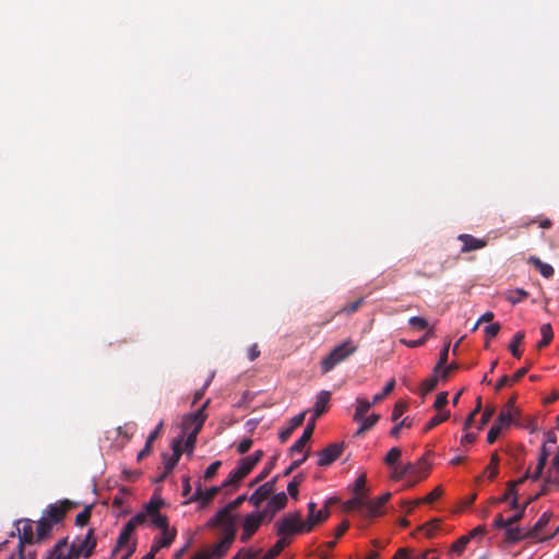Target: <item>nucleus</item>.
<instances>
[{
    "instance_id": "nucleus-4",
    "label": "nucleus",
    "mask_w": 559,
    "mask_h": 559,
    "mask_svg": "<svg viewBox=\"0 0 559 559\" xmlns=\"http://www.w3.org/2000/svg\"><path fill=\"white\" fill-rule=\"evenodd\" d=\"M277 535L288 538L290 535L307 533L305 521L299 513H292L282 519L277 524Z\"/></svg>"
},
{
    "instance_id": "nucleus-15",
    "label": "nucleus",
    "mask_w": 559,
    "mask_h": 559,
    "mask_svg": "<svg viewBox=\"0 0 559 559\" xmlns=\"http://www.w3.org/2000/svg\"><path fill=\"white\" fill-rule=\"evenodd\" d=\"M132 533L133 531H129L128 526L124 525L119 535L116 551H124L121 559H128L135 550V544L130 540Z\"/></svg>"
},
{
    "instance_id": "nucleus-61",
    "label": "nucleus",
    "mask_w": 559,
    "mask_h": 559,
    "mask_svg": "<svg viewBox=\"0 0 559 559\" xmlns=\"http://www.w3.org/2000/svg\"><path fill=\"white\" fill-rule=\"evenodd\" d=\"M90 516H91L90 509L86 508L85 510H83L82 512H80L76 515V518H75L76 525L84 526L88 522Z\"/></svg>"
},
{
    "instance_id": "nucleus-50",
    "label": "nucleus",
    "mask_w": 559,
    "mask_h": 559,
    "mask_svg": "<svg viewBox=\"0 0 559 559\" xmlns=\"http://www.w3.org/2000/svg\"><path fill=\"white\" fill-rule=\"evenodd\" d=\"M548 523V516L544 513L540 519L536 522V524L528 531V536L531 538H537L538 532Z\"/></svg>"
},
{
    "instance_id": "nucleus-14",
    "label": "nucleus",
    "mask_w": 559,
    "mask_h": 559,
    "mask_svg": "<svg viewBox=\"0 0 559 559\" xmlns=\"http://www.w3.org/2000/svg\"><path fill=\"white\" fill-rule=\"evenodd\" d=\"M390 497H391L390 492H385L382 496H380V497H378L376 499H372V500H369L366 497V499H365L364 515L365 516H369V518H373V516L380 515L382 513L383 504L386 501H389Z\"/></svg>"
},
{
    "instance_id": "nucleus-18",
    "label": "nucleus",
    "mask_w": 559,
    "mask_h": 559,
    "mask_svg": "<svg viewBox=\"0 0 559 559\" xmlns=\"http://www.w3.org/2000/svg\"><path fill=\"white\" fill-rule=\"evenodd\" d=\"M34 522L22 520L17 523V532L21 543L32 544L36 542V532Z\"/></svg>"
},
{
    "instance_id": "nucleus-51",
    "label": "nucleus",
    "mask_w": 559,
    "mask_h": 559,
    "mask_svg": "<svg viewBox=\"0 0 559 559\" xmlns=\"http://www.w3.org/2000/svg\"><path fill=\"white\" fill-rule=\"evenodd\" d=\"M395 386V380L394 379H391L386 384L385 386L383 388V391L379 394H376L372 399V403L373 404H377L379 403L380 401H382L386 395H389Z\"/></svg>"
},
{
    "instance_id": "nucleus-1",
    "label": "nucleus",
    "mask_w": 559,
    "mask_h": 559,
    "mask_svg": "<svg viewBox=\"0 0 559 559\" xmlns=\"http://www.w3.org/2000/svg\"><path fill=\"white\" fill-rule=\"evenodd\" d=\"M206 527L216 528L223 537H236L237 515L230 511V507H224L218 510L206 523Z\"/></svg>"
},
{
    "instance_id": "nucleus-28",
    "label": "nucleus",
    "mask_w": 559,
    "mask_h": 559,
    "mask_svg": "<svg viewBox=\"0 0 559 559\" xmlns=\"http://www.w3.org/2000/svg\"><path fill=\"white\" fill-rule=\"evenodd\" d=\"M193 420L195 421V428H193L189 432H183L185 435H187V438H186V441H185V445H186V448H187V450L189 451L190 454L193 451V448H194V444H195V441H197V436H198V433L202 429V418L201 419H197V420L193 419Z\"/></svg>"
},
{
    "instance_id": "nucleus-56",
    "label": "nucleus",
    "mask_w": 559,
    "mask_h": 559,
    "mask_svg": "<svg viewBox=\"0 0 559 559\" xmlns=\"http://www.w3.org/2000/svg\"><path fill=\"white\" fill-rule=\"evenodd\" d=\"M408 324L416 330H425L428 328V321L423 317H412Z\"/></svg>"
},
{
    "instance_id": "nucleus-5",
    "label": "nucleus",
    "mask_w": 559,
    "mask_h": 559,
    "mask_svg": "<svg viewBox=\"0 0 559 559\" xmlns=\"http://www.w3.org/2000/svg\"><path fill=\"white\" fill-rule=\"evenodd\" d=\"M546 461L547 454L543 452V454L539 457L536 472L533 475L525 474L516 480L509 481L504 495L500 498H492L491 503L508 502L512 495H515V488L522 485L525 481V479L532 478L533 480H536L542 475V471L546 464Z\"/></svg>"
},
{
    "instance_id": "nucleus-39",
    "label": "nucleus",
    "mask_w": 559,
    "mask_h": 559,
    "mask_svg": "<svg viewBox=\"0 0 559 559\" xmlns=\"http://www.w3.org/2000/svg\"><path fill=\"white\" fill-rule=\"evenodd\" d=\"M331 400V393L329 391H321L316 399L314 407L319 412H326Z\"/></svg>"
},
{
    "instance_id": "nucleus-8",
    "label": "nucleus",
    "mask_w": 559,
    "mask_h": 559,
    "mask_svg": "<svg viewBox=\"0 0 559 559\" xmlns=\"http://www.w3.org/2000/svg\"><path fill=\"white\" fill-rule=\"evenodd\" d=\"M163 506V500L159 497H152L151 500L146 503L145 510L147 513V518L151 519V522L154 526L162 530L168 526V520L165 515L160 514L159 509Z\"/></svg>"
},
{
    "instance_id": "nucleus-46",
    "label": "nucleus",
    "mask_w": 559,
    "mask_h": 559,
    "mask_svg": "<svg viewBox=\"0 0 559 559\" xmlns=\"http://www.w3.org/2000/svg\"><path fill=\"white\" fill-rule=\"evenodd\" d=\"M402 456V450L400 448H392L386 456L384 457V463L389 466V467H394L395 465H397V462L399 460L401 459Z\"/></svg>"
},
{
    "instance_id": "nucleus-16",
    "label": "nucleus",
    "mask_w": 559,
    "mask_h": 559,
    "mask_svg": "<svg viewBox=\"0 0 559 559\" xmlns=\"http://www.w3.org/2000/svg\"><path fill=\"white\" fill-rule=\"evenodd\" d=\"M234 540L235 539L230 537H222L218 542L214 543L213 545L204 549L206 550L211 559H221L228 552Z\"/></svg>"
},
{
    "instance_id": "nucleus-20",
    "label": "nucleus",
    "mask_w": 559,
    "mask_h": 559,
    "mask_svg": "<svg viewBox=\"0 0 559 559\" xmlns=\"http://www.w3.org/2000/svg\"><path fill=\"white\" fill-rule=\"evenodd\" d=\"M314 430V424L313 420H309L307 424V427L305 428L301 437L292 445L290 448V454H300L306 447L307 442L310 440L312 433Z\"/></svg>"
},
{
    "instance_id": "nucleus-30",
    "label": "nucleus",
    "mask_w": 559,
    "mask_h": 559,
    "mask_svg": "<svg viewBox=\"0 0 559 559\" xmlns=\"http://www.w3.org/2000/svg\"><path fill=\"white\" fill-rule=\"evenodd\" d=\"M287 503V496L285 492H278L276 495H274L269 503H267V508L266 510L267 511H271V512H276L281 509H283Z\"/></svg>"
},
{
    "instance_id": "nucleus-64",
    "label": "nucleus",
    "mask_w": 559,
    "mask_h": 559,
    "mask_svg": "<svg viewBox=\"0 0 559 559\" xmlns=\"http://www.w3.org/2000/svg\"><path fill=\"white\" fill-rule=\"evenodd\" d=\"M252 445V440L250 438H245L242 439L238 445H237V451L240 453V454H243L246 452H248L250 450Z\"/></svg>"
},
{
    "instance_id": "nucleus-54",
    "label": "nucleus",
    "mask_w": 559,
    "mask_h": 559,
    "mask_svg": "<svg viewBox=\"0 0 559 559\" xmlns=\"http://www.w3.org/2000/svg\"><path fill=\"white\" fill-rule=\"evenodd\" d=\"M301 476H295L294 479L287 485V491L293 499L298 497V487L301 484Z\"/></svg>"
},
{
    "instance_id": "nucleus-13",
    "label": "nucleus",
    "mask_w": 559,
    "mask_h": 559,
    "mask_svg": "<svg viewBox=\"0 0 559 559\" xmlns=\"http://www.w3.org/2000/svg\"><path fill=\"white\" fill-rule=\"evenodd\" d=\"M516 415H518V409L514 405V401L510 400L507 402V404L500 411V414L498 416V420L496 424L499 427H501L502 429H507L513 424Z\"/></svg>"
},
{
    "instance_id": "nucleus-32",
    "label": "nucleus",
    "mask_w": 559,
    "mask_h": 559,
    "mask_svg": "<svg viewBox=\"0 0 559 559\" xmlns=\"http://www.w3.org/2000/svg\"><path fill=\"white\" fill-rule=\"evenodd\" d=\"M373 405L372 402H369L365 399L358 397L356 400V409L354 414V420H362V417L366 416L370 407Z\"/></svg>"
},
{
    "instance_id": "nucleus-27",
    "label": "nucleus",
    "mask_w": 559,
    "mask_h": 559,
    "mask_svg": "<svg viewBox=\"0 0 559 559\" xmlns=\"http://www.w3.org/2000/svg\"><path fill=\"white\" fill-rule=\"evenodd\" d=\"M305 416L306 412H302L290 419L289 427L280 433L282 442H285L292 432L304 423Z\"/></svg>"
},
{
    "instance_id": "nucleus-57",
    "label": "nucleus",
    "mask_w": 559,
    "mask_h": 559,
    "mask_svg": "<svg viewBox=\"0 0 559 559\" xmlns=\"http://www.w3.org/2000/svg\"><path fill=\"white\" fill-rule=\"evenodd\" d=\"M442 493H443L442 488L441 487H437L431 492H429L426 497L420 499L421 503H432L438 498H440Z\"/></svg>"
},
{
    "instance_id": "nucleus-2",
    "label": "nucleus",
    "mask_w": 559,
    "mask_h": 559,
    "mask_svg": "<svg viewBox=\"0 0 559 559\" xmlns=\"http://www.w3.org/2000/svg\"><path fill=\"white\" fill-rule=\"evenodd\" d=\"M263 452L261 450L255 451L253 454L241 459L237 465L228 475V477L222 483V487H237L238 484L253 469L258 462L262 459Z\"/></svg>"
},
{
    "instance_id": "nucleus-21",
    "label": "nucleus",
    "mask_w": 559,
    "mask_h": 559,
    "mask_svg": "<svg viewBox=\"0 0 559 559\" xmlns=\"http://www.w3.org/2000/svg\"><path fill=\"white\" fill-rule=\"evenodd\" d=\"M207 404H209V401H206L202 405V407L200 409H198L195 413L185 416V418L182 420V431L183 432H189L193 428H195V421L193 419L197 420V419L202 418V426L204 425V421L206 419V415H205L204 411H205V407L207 406Z\"/></svg>"
},
{
    "instance_id": "nucleus-49",
    "label": "nucleus",
    "mask_w": 559,
    "mask_h": 559,
    "mask_svg": "<svg viewBox=\"0 0 559 559\" xmlns=\"http://www.w3.org/2000/svg\"><path fill=\"white\" fill-rule=\"evenodd\" d=\"M411 465H403V466H399V465H395L394 467H390L392 469V479L394 480H401L403 478H407V471L411 469Z\"/></svg>"
},
{
    "instance_id": "nucleus-35",
    "label": "nucleus",
    "mask_w": 559,
    "mask_h": 559,
    "mask_svg": "<svg viewBox=\"0 0 559 559\" xmlns=\"http://www.w3.org/2000/svg\"><path fill=\"white\" fill-rule=\"evenodd\" d=\"M524 337H525V332L519 331L515 333L511 343L509 344V349L515 358H521V356H522V352L520 350V344L523 342Z\"/></svg>"
},
{
    "instance_id": "nucleus-47",
    "label": "nucleus",
    "mask_w": 559,
    "mask_h": 559,
    "mask_svg": "<svg viewBox=\"0 0 559 559\" xmlns=\"http://www.w3.org/2000/svg\"><path fill=\"white\" fill-rule=\"evenodd\" d=\"M147 513H146V510H144V512H140L138 514H135L134 516H132L128 523L126 524V526H128V530L129 531H134L138 526L142 525L145 523L146 519H147Z\"/></svg>"
},
{
    "instance_id": "nucleus-33",
    "label": "nucleus",
    "mask_w": 559,
    "mask_h": 559,
    "mask_svg": "<svg viewBox=\"0 0 559 559\" xmlns=\"http://www.w3.org/2000/svg\"><path fill=\"white\" fill-rule=\"evenodd\" d=\"M506 535L509 542H518L524 538H531L528 536V531L524 533L520 527L513 525L506 527Z\"/></svg>"
},
{
    "instance_id": "nucleus-3",
    "label": "nucleus",
    "mask_w": 559,
    "mask_h": 559,
    "mask_svg": "<svg viewBox=\"0 0 559 559\" xmlns=\"http://www.w3.org/2000/svg\"><path fill=\"white\" fill-rule=\"evenodd\" d=\"M357 350V345L347 340L334 347L331 353L321 360V370L323 373L331 371L335 366L347 359Z\"/></svg>"
},
{
    "instance_id": "nucleus-36",
    "label": "nucleus",
    "mask_w": 559,
    "mask_h": 559,
    "mask_svg": "<svg viewBox=\"0 0 559 559\" xmlns=\"http://www.w3.org/2000/svg\"><path fill=\"white\" fill-rule=\"evenodd\" d=\"M450 418V412H438L424 427L427 432Z\"/></svg>"
},
{
    "instance_id": "nucleus-7",
    "label": "nucleus",
    "mask_w": 559,
    "mask_h": 559,
    "mask_svg": "<svg viewBox=\"0 0 559 559\" xmlns=\"http://www.w3.org/2000/svg\"><path fill=\"white\" fill-rule=\"evenodd\" d=\"M264 519V512H253L243 516L240 540L247 543L251 536L260 528Z\"/></svg>"
},
{
    "instance_id": "nucleus-38",
    "label": "nucleus",
    "mask_w": 559,
    "mask_h": 559,
    "mask_svg": "<svg viewBox=\"0 0 559 559\" xmlns=\"http://www.w3.org/2000/svg\"><path fill=\"white\" fill-rule=\"evenodd\" d=\"M439 381H441V379L433 371L429 378L423 381L420 385V393L423 395H426L429 392L433 391Z\"/></svg>"
},
{
    "instance_id": "nucleus-63",
    "label": "nucleus",
    "mask_w": 559,
    "mask_h": 559,
    "mask_svg": "<svg viewBox=\"0 0 559 559\" xmlns=\"http://www.w3.org/2000/svg\"><path fill=\"white\" fill-rule=\"evenodd\" d=\"M405 408L406 406L403 402H397L393 408L392 420L396 421L404 414Z\"/></svg>"
},
{
    "instance_id": "nucleus-45",
    "label": "nucleus",
    "mask_w": 559,
    "mask_h": 559,
    "mask_svg": "<svg viewBox=\"0 0 559 559\" xmlns=\"http://www.w3.org/2000/svg\"><path fill=\"white\" fill-rule=\"evenodd\" d=\"M531 262L538 269L544 277L549 278L554 275V267L550 264L544 263L538 258H531Z\"/></svg>"
},
{
    "instance_id": "nucleus-29",
    "label": "nucleus",
    "mask_w": 559,
    "mask_h": 559,
    "mask_svg": "<svg viewBox=\"0 0 559 559\" xmlns=\"http://www.w3.org/2000/svg\"><path fill=\"white\" fill-rule=\"evenodd\" d=\"M231 559H264L262 549L249 547L241 548Z\"/></svg>"
},
{
    "instance_id": "nucleus-9",
    "label": "nucleus",
    "mask_w": 559,
    "mask_h": 559,
    "mask_svg": "<svg viewBox=\"0 0 559 559\" xmlns=\"http://www.w3.org/2000/svg\"><path fill=\"white\" fill-rule=\"evenodd\" d=\"M329 503L330 502L326 501L324 507L319 510H317V504L314 502L308 503V516L305 521L307 526L306 530L309 532L312 531L316 525L324 522L330 516Z\"/></svg>"
},
{
    "instance_id": "nucleus-19",
    "label": "nucleus",
    "mask_w": 559,
    "mask_h": 559,
    "mask_svg": "<svg viewBox=\"0 0 559 559\" xmlns=\"http://www.w3.org/2000/svg\"><path fill=\"white\" fill-rule=\"evenodd\" d=\"M160 531H162L160 537L155 538L154 543L152 545L153 552H158L162 548L169 547L171 545V543L174 542L176 534H177L176 530L170 528L169 525L166 526L165 528H162Z\"/></svg>"
},
{
    "instance_id": "nucleus-34",
    "label": "nucleus",
    "mask_w": 559,
    "mask_h": 559,
    "mask_svg": "<svg viewBox=\"0 0 559 559\" xmlns=\"http://www.w3.org/2000/svg\"><path fill=\"white\" fill-rule=\"evenodd\" d=\"M52 525L53 524H51V522H49L48 520L43 519L41 521H39L35 525L36 542H39L47 537L51 532Z\"/></svg>"
},
{
    "instance_id": "nucleus-26",
    "label": "nucleus",
    "mask_w": 559,
    "mask_h": 559,
    "mask_svg": "<svg viewBox=\"0 0 559 559\" xmlns=\"http://www.w3.org/2000/svg\"><path fill=\"white\" fill-rule=\"evenodd\" d=\"M181 442L182 439L173 442V454L168 460L165 461L166 472H170L179 462L181 456Z\"/></svg>"
},
{
    "instance_id": "nucleus-48",
    "label": "nucleus",
    "mask_w": 559,
    "mask_h": 559,
    "mask_svg": "<svg viewBox=\"0 0 559 559\" xmlns=\"http://www.w3.org/2000/svg\"><path fill=\"white\" fill-rule=\"evenodd\" d=\"M501 330V325L499 323H491L489 325H487L485 328V337H486V344H485V347L487 348L489 345H488V342L490 340H492L493 337H496L498 335V333L500 332Z\"/></svg>"
},
{
    "instance_id": "nucleus-53",
    "label": "nucleus",
    "mask_w": 559,
    "mask_h": 559,
    "mask_svg": "<svg viewBox=\"0 0 559 559\" xmlns=\"http://www.w3.org/2000/svg\"><path fill=\"white\" fill-rule=\"evenodd\" d=\"M448 392H440L438 393L436 401L433 403V408L437 412H445L443 408L448 404Z\"/></svg>"
},
{
    "instance_id": "nucleus-62",
    "label": "nucleus",
    "mask_w": 559,
    "mask_h": 559,
    "mask_svg": "<svg viewBox=\"0 0 559 559\" xmlns=\"http://www.w3.org/2000/svg\"><path fill=\"white\" fill-rule=\"evenodd\" d=\"M412 426V423L408 420V418H404L399 425L394 426L391 431H390V435L394 438L399 437L400 435V431L401 429H403V427H411Z\"/></svg>"
},
{
    "instance_id": "nucleus-43",
    "label": "nucleus",
    "mask_w": 559,
    "mask_h": 559,
    "mask_svg": "<svg viewBox=\"0 0 559 559\" xmlns=\"http://www.w3.org/2000/svg\"><path fill=\"white\" fill-rule=\"evenodd\" d=\"M378 420H379V415H377V414H371L368 417L364 416L362 420H356L357 423L360 424V427H359L357 433L360 435V433H364L365 431L371 429L377 424Z\"/></svg>"
},
{
    "instance_id": "nucleus-59",
    "label": "nucleus",
    "mask_w": 559,
    "mask_h": 559,
    "mask_svg": "<svg viewBox=\"0 0 559 559\" xmlns=\"http://www.w3.org/2000/svg\"><path fill=\"white\" fill-rule=\"evenodd\" d=\"M221 465H222L221 461H215V462H213V463H212V464H211V465L205 469L204 478H205L206 480L212 479V478L216 475V473H217V471H218V468H219V466H221Z\"/></svg>"
},
{
    "instance_id": "nucleus-23",
    "label": "nucleus",
    "mask_w": 559,
    "mask_h": 559,
    "mask_svg": "<svg viewBox=\"0 0 559 559\" xmlns=\"http://www.w3.org/2000/svg\"><path fill=\"white\" fill-rule=\"evenodd\" d=\"M459 239L463 242V247H462L463 252L481 249L486 246L485 240L475 238L471 235H461L459 237Z\"/></svg>"
},
{
    "instance_id": "nucleus-31",
    "label": "nucleus",
    "mask_w": 559,
    "mask_h": 559,
    "mask_svg": "<svg viewBox=\"0 0 559 559\" xmlns=\"http://www.w3.org/2000/svg\"><path fill=\"white\" fill-rule=\"evenodd\" d=\"M289 543V538L280 536L275 545L263 555L264 559H274Z\"/></svg>"
},
{
    "instance_id": "nucleus-22",
    "label": "nucleus",
    "mask_w": 559,
    "mask_h": 559,
    "mask_svg": "<svg viewBox=\"0 0 559 559\" xmlns=\"http://www.w3.org/2000/svg\"><path fill=\"white\" fill-rule=\"evenodd\" d=\"M75 558L72 554L70 545L66 539L60 540L50 551L47 559H72Z\"/></svg>"
},
{
    "instance_id": "nucleus-42",
    "label": "nucleus",
    "mask_w": 559,
    "mask_h": 559,
    "mask_svg": "<svg viewBox=\"0 0 559 559\" xmlns=\"http://www.w3.org/2000/svg\"><path fill=\"white\" fill-rule=\"evenodd\" d=\"M457 369L455 364L450 365H436L433 368L435 373L441 379V381H445L450 373Z\"/></svg>"
},
{
    "instance_id": "nucleus-6",
    "label": "nucleus",
    "mask_w": 559,
    "mask_h": 559,
    "mask_svg": "<svg viewBox=\"0 0 559 559\" xmlns=\"http://www.w3.org/2000/svg\"><path fill=\"white\" fill-rule=\"evenodd\" d=\"M96 546V539L93 532H87L84 536L76 537L70 545L72 554L75 558L83 556L88 557Z\"/></svg>"
},
{
    "instance_id": "nucleus-24",
    "label": "nucleus",
    "mask_w": 559,
    "mask_h": 559,
    "mask_svg": "<svg viewBox=\"0 0 559 559\" xmlns=\"http://www.w3.org/2000/svg\"><path fill=\"white\" fill-rule=\"evenodd\" d=\"M219 489L221 487H211L205 490L198 488L194 493V498L201 502V507H205L218 493Z\"/></svg>"
},
{
    "instance_id": "nucleus-17",
    "label": "nucleus",
    "mask_w": 559,
    "mask_h": 559,
    "mask_svg": "<svg viewBox=\"0 0 559 559\" xmlns=\"http://www.w3.org/2000/svg\"><path fill=\"white\" fill-rule=\"evenodd\" d=\"M276 478L261 485L249 498L250 503L259 507L273 491Z\"/></svg>"
},
{
    "instance_id": "nucleus-58",
    "label": "nucleus",
    "mask_w": 559,
    "mask_h": 559,
    "mask_svg": "<svg viewBox=\"0 0 559 559\" xmlns=\"http://www.w3.org/2000/svg\"><path fill=\"white\" fill-rule=\"evenodd\" d=\"M480 408H481V399L478 397L475 409L468 415V417L466 418V420L464 423L465 430H467L473 425L474 418H475L476 414L480 411Z\"/></svg>"
},
{
    "instance_id": "nucleus-40",
    "label": "nucleus",
    "mask_w": 559,
    "mask_h": 559,
    "mask_svg": "<svg viewBox=\"0 0 559 559\" xmlns=\"http://www.w3.org/2000/svg\"><path fill=\"white\" fill-rule=\"evenodd\" d=\"M540 334H542V340L537 343L538 348H543L551 342V340L554 337L551 325L549 323L543 324L540 326Z\"/></svg>"
},
{
    "instance_id": "nucleus-10",
    "label": "nucleus",
    "mask_w": 559,
    "mask_h": 559,
    "mask_svg": "<svg viewBox=\"0 0 559 559\" xmlns=\"http://www.w3.org/2000/svg\"><path fill=\"white\" fill-rule=\"evenodd\" d=\"M559 489V469L557 467H549L543 476V485L540 492L530 498L527 502L535 500L539 495H547Z\"/></svg>"
},
{
    "instance_id": "nucleus-52",
    "label": "nucleus",
    "mask_w": 559,
    "mask_h": 559,
    "mask_svg": "<svg viewBox=\"0 0 559 559\" xmlns=\"http://www.w3.org/2000/svg\"><path fill=\"white\" fill-rule=\"evenodd\" d=\"M275 459H273L269 464L264 466V468L260 472V474L250 483V487H253L254 485L262 481L264 478L267 477V475L271 473V471L274 467Z\"/></svg>"
},
{
    "instance_id": "nucleus-44",
    "label": "nucleus",
    "mask_w": 559,
    "mask_h": 559,
    "mask_svg": "<svg viewBox=\"0 0 559 559\" xmlns=\"http://www.w3.org/2000/svg\"><path fill=\"white\" fill-rule=\"evenodd\" d=\"M471 542V535L460 537L455 543L452 544L450 554L460 556L463 554L467 544Z\"/></svg>"
},
{
    "instance_id": "nucleus-41",
    "label": "nucleus",
    "mask_w": 559,
    "mask_h": 559,
    "mask_svg": "<svg viewBox=\"0 0 559 559\" xmlns=\"http://www.w3.org/2000/svg\"><path fill=\"white\" fill-rule=\"evenodd\" d=\"M528 296V293L522 288L510 289L506 293V298L511 304L515 305Z\"/></svg>"
},
{
    "instance_id": "nucleus-55",
    "label": "nucleus",
    "mask_w": 559,
    "mask_h": 559,
    "mask_svg": "<svg viewBox=\"0 0 559 559\" xmlns=\"http://www.w3.org/2000/svg\"><path fill=\"white\" fill-rule=\"evenodd\" d=\"M432 335V331L429 330L427 331V333L420 338V341H407L405 338H401L400 340V343L406 345L407 347H411V348H415V347H418V346H421L425 344V342L427 341L428 337H430Z\"/></svg>"
},
{
    "instance_id": "nucleus-11",
    "label": "nucleus",
    "mask_w": 559,
    "mask_h": 559,
    "mask_svg": "<svg viewBox=\"0 0 559 559\" xmlns=\"http://www.w3.org/2000/svg\"><path fill=\"white\" fill-rule=\"evenodd\" d=\"M406 465L412 466L411 469L407 471V479L411 486L425 479L429 474V464L424 457L416 463H407Z\"/></svg>"
},
{
    "instance_id": "nucleus-12",
    "label": "nucleus",
    "mask_w": 559,
    "mask_h": 559,
    "mask_svg": "<svg viewBox=\"0 0 559 559\" xmlns=\"http://www.w3.org/2000/svg\"><path fill=\"white\" fill-rule=\"evenodd\" d=\"M343 451V444L333 443L319 452L318 465L319 466H329L334 461H336Z\"/></svg>"
},
{
    "instance_id": "nucleus-37",
    "label": "nucleus",
    "mask_w": 559,
    "mask_h": 559,
    "mask_svg": "<svg viewBox=\"0 0 559 559\" xmlns=\"http://www.w3.org/2000/svg\"><path fill=\"white\" fill-rule=\"evenodd\" d=\"M64 512L66 511L62 507L50 506L47 510V518L45 520H48L51 524H57L63 519Z\"/></svg>"
},
{
    "instance_id": "nucleus-60",
    "label": "nucleus",
    "mask_w": 559,
    "mask_h": 559,
    "mask_svg": "<svg viewBox=\"0 0 559 559\" xmlns=\"http://www.w3.org/2000/svg\"><path fill=\"white\" fill-rule=\"evenodd\" d=\"M503 429L501 427H499L497 424H495L490 430L488 431V435H487V441L489 443H493L498 437L500 436L501 431Z\"/></svg>"
},
{
    "instance_id": "nucleus-25",
    "label": "nucleus",
    "mask_w": 559,
    "mask_h": 559,
    "mask_svg": "<svg viewBox=\"0 0 559 559\" xmlns=\"http://www.w3.org/2000/svg\"><path fill=\"white\" fill-rule=\"evenodd\" d=\"M366 493H355V497L344 503L345 511H358L364 515Z\"/></svg>"
}]
</instances>
